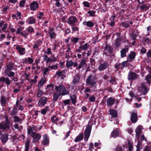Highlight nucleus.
Segmentation results:
<instances>
[{
	"mask_svg": "<svg viewBox=\"0 0 151 151\" xmlns=\"http://www.w3.org/2000/svg\"><path fill=\"white\" fill-rule=\"evenodd\" d=\"M56 91L62 96L67 95L69 94V91L66 89L65 86L61 84L55 87Z\"/></svg>",
	"mask_w": 151,
	"mask_h": 151,
	"instance_id": "obj_1",
	"label": "nucleus"
},
{
	"mask_svg": "<svg viewBox=\"0 0 151 151\" xmlns=\"http://www.w3.org/2000/svg\"><path fill=\"white\" fill-rule=\"evenodd\" d=\"M91 127L90 125H88L84 132V140L87 141L90 135Z\"/></svg>",
	"mask_w": 151,
	"mask_h": 151,
	"instance_id": "obj_2",
	"label": "nucleus"
},
{
	"mask_svg": "<svg viewBox=\"0 0 151 151\" xmlns=\"http://www.w3.org/2000/svg\"><path fill=\"white\" fill-rule=\"evenodd\" d=\"M9 127V122L8 117L6 116L5 120L0 123V129H6Z\"/></svg>",
	"mask_w": 151,
	"mask_h": 151,
	"instance_id": "obj_3",
	"label": "nucleus"
},
{
	"mask_svg": "<svg viewBox=\"0 0 151 151\" xmlns=\"http://www.w3.org/2000/svg\"><path fill=\"white\" fill-rule=\"evenodd\" d=\"M92 78V76H89L86 80V83L87 85L93 86L94 85L96 82V79L95 78Z\"/></svg>",
	"mask_w": 151,
	"mask_h": 151,
	"instance_id": "obj_4",
	"label": "nucleus"
},
{
	"mask_svg": "<svg viewBox=\"0 0 151 151\" xmlns=\"http://www.w3.org/2000/svg\"><path fill=\"white\" fill-rule=\"evenodd\" d=\"M138 91L140 92L142 94L145 95L147 93L148 91L146 87L145 83H143L140 88L138 89Z\"/></svg>",
	"mask_w": 151,
	"mask_h": 151,
	"instance_id": "obj_5",
	"label": "nucleus"
},
{
	"mask_svg": "<svg viewBox=\"0 0 151 151\" xmlns=\"http://www.w3.org/2000/svg\"><path fill=\"white\" fill-rule=\"evenodd\" d=\"M33 138V142H34L38 141L41 137V135L36 132H33L31 134Z\"/></svg>",
	"mask_w": 151,
	"mask_h": 151,
	"instance_id": "obj_6",
	"label": "nucleus"
},
{
	"mask_svg": "<svg viewBox=\"0 0 151 151\" xmlns=\"http://www.w3.org/2000/svg\"><path fill=\"white\" fill-rule=\"evenodd\" d=\"M47 102V100L46 97L43 96L40 99L38 102V104L39 106H44Z\"/></svg>",
	"mask_w": 151,
	"mask_h": 151,
	"instance_id": "obj_7",
	"label": "nucleus"
},
{
	"mask_svg": "<svg viewBox=\"0 0 151 151\" xmlns=\"http://www.w3.org/2000/svg\"><path fill=\"white\" fill-rule=\"evenodd\" d=\"M77 20L76 17L72 16L69 17L68 19V23L72 25H74Z\"/></svg>",
	"mask_w": 151,
	"mask_h": 151,
	"instance_id": "obj_8",
	"label": "nucleus"
},
{
	"mask_svg": "<svg viewBox=\"0 0 151 151\" xmlns=\"http://www.w3.org/2000/svg\"><path fill=\"white\" fill-rule=\"evenodd\" d=\"M86 66V60L85 59H83L81 60L78 66L77 67L76 69H79L81 68L84 69Z\"/></svg>",
	"mask_w": 151,
	"mask_h": 151,
	"instance_id": "obj_9",
	"label": "nucleus"
},
{
	"mask_svg": "<svg viewBox=\"0 0 151 151\" xmlns=\"http://www.w3.org/2000/svg\"><path fill=\"white\" fill-rule=\"evenodd\" d=\"M16 48L18 50L21 55H24L25 53V48H22L19 45H17L16 47Z\"/></svg>",
	"mask_w": 151,
	"mask_h": 151,
	"instance_id": "obj_10",
	"label": "nucleus"
},
{
	"mask_svg": "<svg viewBox=\"0 0 151 151\" xmlns=\"http://www.w3.org/2000/svg\"><path fill=\"white\" fill-rule=\"evenodd\" d=\"M108 63L106 62H105L104 63L100 64L99 66L98 70L101 71L104 70L106 69L108 66Z\"/></svg>",
	"mask_w": 151,
	"mask_h": 151,
	"instance_id": "obj_11",
	"label": "nucleus"
},
{
	"mask_svg": "<svg viewBox=\"0 0 151 151\" xmlns=\"http://www.w3.org/2000/svg\"><path fill=\"white\" fill-rule=\"evenodd\" d=\"M49 140L47 134H44L43 136L42 144L44 145H46L49 144Z\"/></svg>",
	"mask_w": 151,
	"mask_h": 151,
	"instance_id": "obj_12",
	"label": "nucleus"
},
{
	"mask_svg": "<svg viewBox=\"0 0 151 151\" xmlns=\"http://www.w3.org/2000/svg\"><path fill=\"white\" fill-rule=\"evenodd\" d=\"M142 127L140 126H138L136 128L135 130V132L136 133V137L138 139L140 136V134L141 133V129Z\"/></svg>",
	"mask_w": 151,
	"mask_h": 151,
	"instance_id": "obj_13",
	"label": "nucleus"
},
{
	"mask_svg": "<svg viewBox=\"0 0 151 151\" xmlns=\"http://www.w3.org/2000/svg\"><path fill=\"white\" fill-rule=\"evenodd\" d=\"M30 9L32 10H35L38 7V4L35 1L32 2L30 5Z\"/></svg>",
	"mask_w": 151,
	"mask_h": 151,
	"instance_id": "obj_14",
	"label": "nucleus"
},
{
	"mask_svg": "<svg viewBox=\"0 0 151 151\" xmlns=\"http://www.w3.org/2000/svg\"><path fill=\"white\" fill-rule=\"evenodd\" d=\"M83 24L85 25L88 27H93L94 24L93 22L91 21H85L83 22Z\"/></svg>",
	"mask_w": 151,
	"mask_h": 151,
	"instance_id": "obj_15",
	"label": "nucleus"
},
{
	"mask_svg": "<svg viewBox=\"0 0 151 151\" xmlns=\"http://www.w3.org/2000/svg\"><path fill=\"white\" fill-rule=\"evenodd\" d=\"M138 77L137 75L134 73H129L128 74V79L129 80H134Z\"/></svg>",
	"mask_w": 151,
	"mask_h": 151,
	"instance_id": "obj_16",
	"label": "nucleus"
},
{
	"mask_svg": "<svg viewBox=\"0 0 151 151\" xmlns=\"http://www.w3.org/2000/svg\"><path fill=\"white\" fill-rule=\"evenodd\" d=\"M131 119L132 122L136 123L137 121V114L133 113L131 114Z\"/></svg>",
	"mask_w": 151,
	"mask_h": 151,
	"instance_id": "obj_17",
	"label": "nucleus"
},
{
	"mask_svg": "<svg viewBox=\"0 0 151 151\" xmlns=\"http://www.w3.org/2000/svg\"><path fill=\"white\" fill-rule=\"evenodd\" d=\"M46 81V79L45 78H42L38 83L37 85L38 88H40L43 86Z\"/></svg>",
	"mask_w": 151,
	"mask_h": 151,
	"instance_id": "obj_18",
	"label": "nucleus"
},
{
	"mask_svg": "<svg viewBox=\"0 0 151 151\" xmlns=\"http://www.w3.org/2000/svg\"><path fill=\"white\" fill-rule=\"evenodd\" d=\"M49 36L51 38H55L56 36V34L53 32V29L52 28L49 27Z\"/></svg>",
	"mask_w": 151,
	"mask_h": 151,
	"instance_id": "obj_19",
	"label": "nucleus"
},
{
	"mask_svg": "<svg viewBox=\"0 0 151 151\" xmlns=\"http://www.w3.org/2000/svg\"><path fill=\"white\" fill-rule=\"evenodd\" d=\"M115 101L114 99L110 97L108 98L107 101V105L108 106H110L112 105Z\"/></svg>",
	"mask_w": 151,
	"mask_h": 151,
	"instance_id": "obj_20",
	"label": "nucleus"
},
{
	"mask_svg": "<svg viewBox=\"0 0 151 151\" xmlns=\"http://www.w3.org/2000/svg\"><path fill=\"white\" fill-rule=\"evenodd\" d=\"M36 21L35 19L33 17H30L28 18L26 21V22L29 24L34 23Z\"/></svg>",
	"mask_w": 151,
	"mask_h": 151,
	"instance_id": "obj_21",
	"label": "nucleus"
},
{
	"mask_svg": "<svg viewBox=\"0 0 151 151\" xmlns=\"http://www.w3.org/2000/svg\"><path fill=\"white\" fill-rule=\"evenodd\" d=\"M54 85L52 84L47 85L46 88V91L51 93L52 91L54 89Z\"/></svg>",
	"mask_w": 151,
	"mask_h": 151,
	"instance_id": "obj_22",
	"label": "nucleus"
},
{
	"mask_svg": "<svg viewBox=\"0 0 151 151\" xmlns=\"http://www.w3.org/2000/svg\"><path fill=\"white\" fill-rule=\"evenodd\" d=\"M1 138L2 143H5L8 140V136L7 134H4L1 136Z\"/></svg>",
	"mask_w": 151,
	"mask_h": 151,
	"instance_id": "obj_23",
	"label": "nucleus"
},
{
	"mask_svg": "<svg viewBox=\"0 0 151 151\" xmlns=\"http://www.w3.org/2000/svg\"><path fill=\"white\" fill-rule=\"evenodd\" d=\"M135 53L134 52H131L129 55L128 60L130 61H132L133 59L135 58Z\"/></svg>",
	"mask_w": 151,
	"mask_h": 151,
	"instance_id": "obj_24",
	"label": "nucleus"
},
{
	"mask_svg": "<svg viewBox=\"0 0 151 151\" xmlns=\"http://www.w3.org/2000/svg\"><path fill=\"white\" fill-rule=\"evenodd\" d=\"M128 51V48L123 49L121 51V56L122 58L126 56V53Z\"/></svg>",
	"mask_w": 151,
	"mask_h": 151,
	"instance_id": "obj_25",
	"label": "nucleus"
},
{
	"mask_svg": "<svg viewBox=\"0 0 151 151\" xmlns=\"http://www.w3.org/2000/svg\"><path fill=\"white\" fill-rule=\"evenodd\" d=\"M119 134V131L117 129H115L113 130L111 134V136L114 138L116 137Z\"/></svg>",
	"mask_w": 151,
	"mask_h": 151,
	"instance_id": "obj_26",
	"label": "nucleus"
},
{
	"mask_svg": "<svg viewBox=\"0 0 151 151\" xmlns=\"http://www.w3.org/2000/svg\"><path fill=\"white\" fill-rule=\"evenodd\" d=\"M70 97L72 103L74 105H75L76 103L77 100V97L76 96L73 95L72 96H70Z\"/></svg>",
	"mask_w": 151,
	"mask_h": 151,
	"instance_id": "obj_27",
	"label": "nucleus"
},
{
	"mask_svg": "<svg viewBox=\"0 0 151 151\" xmlns=\"http://www.w3.org/2000/svg\"><path fill=\"white\" fill-rule=\"evenodd\" d=\"M83 139V134L81 133L79 134L76 137L75 141L76 142H78L80 141Z\"/></svg>",
	"mask_w": 151,
	"mask_h": 151,
	"instance_id": "obj_28",
	"label": "nucleus"
},
{
	"mask_svg": "<svg viewBox=\"0 0 151 151\" xmlns=\"http://www.w3.org/2000/svg\"><path fill=\"white\" fill-rule=\"evenodd\" d=\"M111 48L110 46L109 45H107L105 47L104 50V53H111Z\"/></svg>",
	"mask_w": 151,
	"mask_h": 151,
	"instance_id": "obj_29",
	"label": "nucleus"
},
{
	"mask_svg": "<svg viewBox=\"0 0 151 151\" xmlns=\"http://www.w3.org/2000/svg\"><path fill=\"white\" fill-rule=\"evenodd\" d=\"M14 122H21L23 119L20 118L17 116H15L13 117Z\"/></svg>",
	"mask_w": 151,
	"mask_h": 151,
	"instance_id": "obj_30",
	"label": "nucleus"
},
{
	"mask_svg": "<svg viewBox=\"0 0 151 151\" xmlns=\"http://www.w3.org/2000/svg\"><path fill=\"white\" fill-rule=\"evenodd\" d=\"M110 114L112 116L114 117H116L117 116V114L116 111L114 109H111L110 110Z\"/></svg>",
	"mask_w": 151,
	"mask_h": 151,
	"instance_id": "obj_31",
	"label": "nucleus"
},
{
	"mask_svg": "<svg viewBox=\"0 0 151 151\" xmlns=\"http://www.w3.org/2000/svg\"><path fill=\"white\" fill-rule=\"evenodd\" d=\"M60 94L57 92V91H55V93L54 94L53 96V99L54 101H57L58 98L61 95Z\"/></svg>",
	"mask_w": 151,
	"mask_h": 151,
	"instance_id": "obj_32",
	"label": "nucleus"
},
{
	"mask_svg": "<svg viewBox=\"0 0 151 151\" xmlns=\"http://www.w3.org/2000/svg\"><path fill=\"white\" fill-rule=\"evenodd\" d=\"M89 47V45L87 43H85L83 45H82L79 47V48L83 50H87Z\"/></svg>",
	"mask_w": 151,
	"mask_h": 151,
	"instance_id": "obj_33",
	"label": "nucleus"
},
{
	"mask_svg": "<svg viewBox=\"0 0 151 151\" xmlns=\"http://www.w3.org/2000/svg\"><path fill=\"white\" fill-rule=\"evenodd\" d=\"M17 113V109L16 107H14L11 111L10 114L12 116L15 115Z\"/></svg>",
	"mask_w": 151,
	"mask_h": 151,
	"instance_id": "obj_34",
	"label": "nucleus"
},
{
	"mask_svg": "<svg viewBox=\"0 0 151 151\" xmlns=\"http://www.w3.org/2000/svg\"><path fill=\"white\" fill-rule=\"evenodd\" d=\"M129 21H128L125 22H124L120 24V26L125 27H127L129 26Z\"/></svg>",
	"mask_w": 151,
	"mask_h": 151,
	"instance_id": "obj_35",
	"label": "nucleus"
},
{
	"mask_svg": "<svg viewBox=\"0 0 151 151\" xmlns=\"http://www.w3.org/2000/svg\"><path fill=\"white\" fill-rule=\"evenodd\" d=\"M79 77L78 76H76L74 77L72 82L75 85H76L79 82Z\"/></svg>",
	"mask_w": 151,
	"mask_h": 151,
	"instance_id": "obj_36",
	"label": "nucleus"
},
{
	"mask_svg": "<svg viewBox=\"0 0 151 151\" xmlns=\"http://www.w3.org/2000/svg\"><path fill=\"white\" fill-rule=\"evenodd\" d=\"M51 120L52 123H56L58 121V117L54 116L51 117Z\"/></svg>",
	"mask_w": 151,
	"mask_h": 151,
	"instance_id": "obj_37",
	"label": "nucleus"
},
{
	"mask_svg": "<svg viewBox=\"0 0 151 151\" xmlns=\"http://www.w3.org/2000/svg\"><path fill=\"white\" fill-rule=\"evenodd\" d=\"M0 102L1 106H4L6 102V100L5 98L3 96H1Z\"/></svg>",
	"mask_w": 151,
	"mask_h": 151,
	"instance_id": "obj_38",
	"label": "nucleus"
},
{
	"mask_svg": "<svg viewBox=\"0 0 151 151\" xmlns=\"http://www.w3.org/2000/svg\"><path fill=\"white\" fill-rule=\"evenodd\" d=\"M49 110V107L48 106H47L44 109L41 110V114H45Z\"/></svg>",
	"mask_w": 151,
	"mask_h": 151,
	"instance_id": "obj_39",
	"label": "nucleus"
},
{
	"mask_svg": "<svg viewBox=\"0 0 151 151\" xmlns=\"http://www.w3.org/2000/svg\"><path fill=\"white\" fill-rule=\"evenodd\" d=\"M30 142V141L29 140H27L25 144V151H29V145Z\"/></svg>",
	"mask_w": 151,
	"mask_h": 151,
	"instance_id": "obj_40",
	"label": "nucleus"
},
{
	"mask_svg": "<svg viewBox=\"0 0 151 151\" xmlns=\"http://www.w3.org/2000/svg\"><path fill=\"white\" fill-rule=\"evenodd\" d=\"M145 79L147 81V83L149 85H150V83L151 82V75H148L146 77Z\"/></svg>",
	"mask_w": 151,
	"mask_h": 151,
	"instance_id": "obj_41",
	"label": "nucleus"
},
{
	"mask_svg": "<svg viewBox=\"0 0 151 151\" xmlns=\"http://www.w3.org/2000/svg\"><path fill=\"white\" fill-rule=\"evenodd\" d=\"M121 40L120 38H118L115 42L114 45L117 47L119 46L121 44Z\"/></svg>",
	"mask_w": 151,
	"mask_h": 151,
	"instance_id": "obj_42",
	"label": "nucleus"
},
{
	"mask_svg": "<svg viewBox=\"0 0 151 151\" xmlns=\"http://www.w3.org/2000/svg\"><path fill=\"white\" fill-rule=\"evenodd\" d=\"M73 62L71 60H67L66 63V66L67 68H69L72 66Z\"/></svg>",
	"mask_w": 151,
	"mask_h": 151,
	"instance_id": "obj_43",
	"label": "nucleus"
},
{
	"mask_svg": "<svg viewBox=\"0 0 151 151\" xmlns=\"http://www.w3.org/2000/svg\"><path fill=\"white\" fill-rule=\"evenodd\" d=\"M95 13L96 12L93 10L89 11L87 12L88 16L91 17L94 16Z\"/></svg>",
	"mask_w": 151,
	"mask_h": 151,
	"instance_id": "obj_44",
	"label": "nucleus"
},
{
	"mask_svg": "<svg viewBox=\"0 0 151 151\" xmlns=\"http://www.w3.org/2000/svg\"><path fill=\"white\" fill-rule=\"evenodd\" d=\"M142 145L139 142H138L136 146V151H140L142 148Z\"/></svg>",
	"mask_w": 151,
	"mask_h": 151,
	"instance_id": "obj_45",
	"label": "nucleus"
},
{
	"mask_svg": "<svg viewBox=\"0 0 151 151\" xmlns=\"http://www.w3.org/2000/svg\"><path fill=\"white\" fill-rule=\"evenodd\" d=\"M42 43V42L41 41H39L38 42H37L35 44L33 48L34 49H37V48L40 45L41 43Z\"/></svg>",
	"mask_w": 151,
	"mask_h": 151,
	"instance_id": "obj_46",
	"label": "nucleus"
},
{
	"mask_svg": "<svg viewBox=\"0 0 151 151\" xmlns=\"http://www.w3.org/2000/svg\"><path fill=\"white\" fill-rule=\"evenodd\" d=\"M14 126L15 129H18L19 131L22 129V126H20L19 127L18 124H14Z\"/></svg>",
	"mask_w": 151,
	"mask_h": 151,
	"instance_id": "obj_47",
	"label": "nucleus"
},
{
	"mask_svg": "<svg viewBox=\"0 0 151 151\" xmlns=\"http://www.w3.org/2000/svg\"><path fill=\"white\" fill-rule=\"evenodd\" d=\"M27 31L30 33H33L34 32V29L31 26H29L27 28Z\"/></svg>",
	"mask_w": 151,
	"mask_h": 151,
	"instance_id": "obj_48",
	"label": "nucleus"
},
{
	"mask_svg": "<svg viewBox=\"0 0 151 151\" xmlns=\"http://www.w3.org/2000/svg\"><path fill=\"white\" fill-rule=\"evenodd\" d=\"M79 40V38L75 37H72L71 39V42L74 43H76Z\"/></svg>",
	"mask_w": 151,
	"mask_h": 151,
	"instance_id": "obj_49",
	"label": "nucleus"
},
{
	"mask_svg": "<svg viewBox=\"0 0 151 151\" xmlns=\"http://www.w3.org/2000/svg\"><path fill=\"white\" fill-rule=\"evenodd\" d=\"M48 67L49 68H50V69L52 70H55L57 69L58 66L57 64H55L54 65L51 66L50 67V66H49Z\"/></svg>",
	"mask_w": 151,
	"mask_h": 151,
	"instance_id": "obj_50",
	"label": "nucleus"
},
{
	"mask_svg": "<svg viewBox=\"0 0 151 151\" xmlns=\"http://www.w3.org/2000/svg\"><path fill=\"white\" fill-rule=\"evenodd\" d=\"M20 34L25 38H27V36L28 35V33L25 31H24L23 32H22Z\"/></svg>",
	"mask_w": 151,
	"mask_h": 151,
	"instance_id": "obj_51",
	"label": "nucleus"
},
{
	"mask_svg": "<svg viewBox=\"0 0 151 151\" xmlns=\"http://www.w3.org/2000/svg\"><path fill=\"white\" fill-rule=\"evenodd\" d=\"M56 75H57L58 77H62L63 76V73L61 71H57L56 73Z\"/></svg>",
	"mask_w": 151,
	"mask_h": 151,
	"instance_id": "obj_52",
	"label": "nucleus"
},
{
	"mask_svg": "<svg viewBox=\"0 0 151 151\" xmlns=\"http://www.w3.org/2000/svg\"><path fill=\"white\" fill-rule=\"evenodd\" d=\"M122 65V67H121V68L122 69L126 67L127 66V63L126 62L124 61L121 63Z\"/></svg>",
	"mask_w": 151,
	"mask_h": 151,
	"instance_id": "obj_53",
	"label": "nucleus"
},
{
	"mask_svg": "<svg viewBox=\"0 0 151 151\" xmlns=\"http://www.w3.org/2000/svg\"><path fill=\"white\" fill-rule=\"evenodd\" d=\"M11 81L9 78H6L5 81L4 82L7 85H9L11 83Z\"/></svg>",
	"mask_w": 151,
	"mask_h": 151,
	"instance_id": "obj_54",
	"label": "nucleus"
},
{
	"mask_svg": "<svg viewBox=\"0 0 151 151\" xmlns=\"http://www.w3.org/2000/svg\"><path fill=\"white\" fill-rule=\"evenodd\" d=\"M89 100L90 102H93L95 100V97L94 96L92 95L89 97Z\"/></svg>",
	"mask_w": 151,
	"mask_h": 151,
	"instance_id": "obj_55",
	"label": "nucleus"
},
{
	"mask_svg": "<svg viewBox=\"0 0 151 151\" xmlns=\"http://www.w3.org/2000/svg\"><path fill=\"white\" fill-rule=\"evenodd\" d=\"M43 94V91H42L39 89L38 90V93L37 96L38 97H40Z\"/></svg>",
	"mask_w": 151,
	"mask_h": 151,
	"instance_id": "obj_56",
	"label": "nucleus"
},
{
	"mask_svg": "<svg viewBox=\"0 0 151 151\" xmlns=\"http://www.w3.org/2000/svg\"><path fill=\"white\" fill-rule=\"evenodd\" d=\"M27 60L29 63V64H32L34 61L30 57L28 58L27 59Z\"/></svg>",
	"mask_w": 151,
	"mask_h": 151,
	"instance_id": "obj_57",
	"label": "nucleus"
},
{
	"mask_svg": "<svg viewBox=\"0 0 151 151\" xmlns=\"http://www.w3.org/2000/svg\"><path fill=\"white\" fill-rule=\"evenodd\" d=\"M50 70V69H49L48 68H44L43 71V74L44 75H46L47 73Z\"/></svg>",
	"mask_w": 151,
	"mask_h": 151,
	"instance_id": "obj_58",
	"label": "nucleus"
},
{
	"mask_svg": "<svg viewBox=\"0 0 151 151\" xmlns=\"http://www.w3.org/2000/svg\"><path fill=\"white\" fill-rule=\"evenodd\" d=\"M128 151H132V149L133 147L132 144L130 142H128Z\"/></svg>",
	"mask_w": 151,
	"mask_h": 151,
	"instance_id": "obj_59",
	"label": "nucleus"
},
{
	"mask_svg": "<svg viewBox=\"0 0 151 151\" xmlns=\"http://www.w3.org/2000/svg\"><path fill=\"white\" fill-rule=\"evenodd\" d=\"M70 99H67L64 100L63 101V103L65 105H69L70 104Z\"/></svg>",
	"mask_w": 151,
	"mask_h": 151,
	"instance_id": "obj_60",
	"label": "nucleus"
},
{
	"mask_svg": "<svg viewBox=\"0 0 151 151\" xmlns=\"http://www.w3.org/2000/svg\"><path fill=\"white\" fill-rule=\"evenodd\" d=\"M7 69L9 70H12L13 69V65L11 64L7 65Z\"/></svg>",
	"mask_w": 151,
	"mask_h": 151,
	"instance_id": "obj_61",
	"label": "nucleus"
},
{
	"mask_svg": "<svg viewBox=\"0 0 151 151\" xmlns=\"http://www.w3.org/2000/svg\"><path fill=\"white\" fill-rule=\"evenodd\" d=\"M83 4L84 6L88 7L89 6V3L86 1H84L83 3Z\"/></svg>",
	"mask_w": 151,
	"mask_h": 151,
	"instance_id": "obj_62",
	"label": "nucleus"
},
{
	"mask_svg": "<svg viewBox=\"0 0 151 151\" xmlns=\"http://www.w3.org/2000/svg\"><path fill=\"white\" fill-rule=\"evenodd\" d=\"M144 151H151V147L150 146H146L144 149Z\"/></svg>",
	"mask_w": 151,
	"mask_h": 151,
	"instance_id": "obj_63",
	"label": "nucleus"
},
{
	"mask_svg": "<svg viewBox=\"0 0 151 151\" xmlns=\"http://www.w3.org/2000/svg\"><path fill=\"white\" fill-rule=\"evenodd\" d=\"M147 31L148 33V35H151V28L150 26H148L147 28Z\"/></svg>",
	"mask_w": 151,
	"mask_h": 151,
	"instance_id": "obj_64",
	"label": "nucleus"
}]
</instances>
